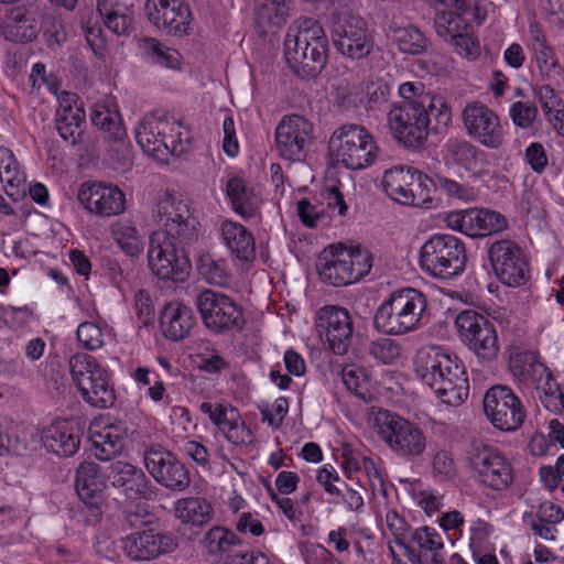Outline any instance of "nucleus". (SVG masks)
I'll use <instances>...</instances> for the list:
<instances>
[{"label":"nucleus","instance_id":"f257e3e1","mask_svg":"<svg viewBox=\"0 0 564 564\" xmlns=\"http://www.w3.org/2000/svg\"><path fill=\"white\" fill-rule=\"evenodd\" d=\"M402 101L388 113L389 127L394 138L409 149L422 148L432 130L442 132L452 121V112L442 96L424 90L422 83L406 82L400 85Z\"/></svg>","mask_w":564,"mask_h":564},{"label":"nucleus","instance_id":"f03ea898","mask_svg":"<svg viewBox=\"0 0 564 564\" xmlns=\"http://www.w3.org/2000/svg\"><path fill=\"white\" fill-rule=\"evenodd\" d=\"M414 367L416 375L444 404L458 406L468 398V377L457 356L440 346H424L416 352Z\"/></svg>","mask_w":564,"mask_h":564},{"label":"nucleus","instance_id":"7ed1b4c3","mask_svg":"<svg viewBox=\"0 0 564 564\" xmlns=\"http://www.w3.org/2000/svg\"><path fill=\"white\" fill-rule=\"evenodd\" d=\"M328 39L321 23L310 17L296 19L284 39V57L293 73L301 78H314L328 59Z\"/></svg>","mask_w":564,"mask_h":564},{"label":"nucleus","instance_id":"20e7f679","mask_svg":"<svg viewBox=\"0 0 564 564\" xmlns=\"http://www.w3.org/2000/svg\"><path fill=\"white\" fill-rule=\"evenodd\" d=\"M427 310L426 295L419 289L402 288L389 294L373 316L375 328L390 336L419 329Z\"/></svg>","mask_w":564,"mask_h":564},{"label":"nucleus","instance_id":"39448f33","mask_svg":"<svg viewBox=\"0 0 564 564\" xmlns=\"http://www.w3.org/2000/svg\"><path fill=\"white\" fill-rule=\"evenodd\" d=\"M373 265V256L360 245L333 243L323 249L316 263L321 280L335 288L364 279Z\"/></svg>","mask_w":564,"mask_h":564},{"label":"nucleus","instance_id":"423d86ee","mask_svg":"<svg viewBox=\"0 0 564 564\" xmlns=\"http://www.w3.org/2000/svg\"><path fill=\"white\" fill-rule=\"evenodd\" d=\"M375 433L398 457L414 460L420 458L427 446L424 431L415 423L399 414L380 409L373 414Z\"/></svg>","mask_w":564,"mask_h":564},{"label":"nucleus","instance_id":"0eeeda50","mask_svg":"<svg viewBox=\"0 0 564 564\" xmlns=\"http://www.w3.org/2000/svg\"><path fill=\"white\" fill-rule=\"evenodd\" d=\"M435 8L434 26L445 42L454 46L457 54L475 59L480 54L479 41L473 34V26L463 20L467 10L466 0H427Z\"/></svg>","mask_w":564,"mask_h":564},{"label":"nucleus","instance_id":"6e6552de","mask_svg":"<svg viewBox=\"0 0 564 564\" xmlns=\"http://www.w3.org/2000/svg\"><path fill=\"white\" fill-rule=\"evenodd\" d=\"M328 152L337 163L350 170H361L377 159L378 147L361 126L347 123L336 129L328 142Z\"/></svg>","mask_w":564,"mask_h":564},{"label":"nucleus","instance_id":"1a4fd4ad","mask_svg":"<svg viewBox=\"0 0 564 564\" xmlns=\"http://www.w3.org/2000/svg\"><path fill=\"white\" fill-rule=\"evenodd\" d=\"M330 33L335 48L351 59L367 57L373 50V36L364 18L346 7L330 15Z\"/></svg>","mask_w":564,"mask_h":564},{"label":"nucleus","instance_id":"9d476101","mask_svg":"<svg viewBox=\"0 0 564 564\" xmlns=\"http://www.w3.org/2000/svg\"><path fill=\"white\" fill-rule=\"evenodd\" d=\"M465 245L453 235H434L421 248V268L440 279L460 274L466 265Z\"/></svg>","mask_w":564,"mask_h":564},{"label":"nucleus","instance_id":"9b49d317","mask_svg":"<svg viewBox=\"0 0 564 564\" xmlns=\"http://www.w3.org/2000/svg\"><path fill=\"white\" fill-rule=\"evenodd\" d=\"M384 193L401 205L429 207L435 191L433 180L421 171L406 165H397L383 173Z\"/></svg>","mask_w":564,"mask_h":564},{"label":"nucleus","instance_id":"f8f14e48","mask_svg":"<svg viewBox=\"0 0 564 564\" xmlns=\"http://www.w3.org/2000/svg\"><path fill=\"white\" fill-rule=\"evenodd\" d=\"M195 305L204 326L214 334L240 332L245 327L242 306L223 292L204 289L197 294Z\"/></svg>","mask_w":564,"mask_h":564},{"label":"nucleus","instance_id":"ddd939ff","mask_svg":"<svg viewBox=\"0 0 564 564\" xmlns=\"http://www.w3.org/2000/svg\"><path fill=\"white\" fill-rule=\"evenodd\" d=\"M455 325L468 348L485 361H492L498 357L499 343L494 324L484 315L466 310L460 312Z\"/></svg>","mask_w":564,"mask_h":564},{"label":"nucleus","instance_id":"4468645a","mask_svg":"<svg viewBox=\"0 0 564 564\" xmlns=\"http://www.w3.org/2000/svg\"><path fill=\"white\" fill-rule=\"evenodd\" d=\"M148 263L151 272L162 280L183 281L191 263L183 247H175L163 234L149 239Z\"/></svg>","mask_w":564,"mask_h":564},{"label":"nucleus","instance_id":"2eb2a0df","mask_svg":"<svg viewBox=\"0 0 564 564\" xmlns=\"http://www.w3.org/2000/svg\"><path fill=\"white\" fill-rule=\"evenodd\" d=\"M484 411L490 423L503 432L520 429L527 417L525 409L518 395L503 384L487 390L484 397Z\"/></svg>","mask_w":564,"mask_h":564},{"label":"nucleus","instance_id":"dca6fc26","mask_svg":"<svg viewBox=\"0 0 564 564\" xmlns=\"http://www.w3.org/2000/svg\"><path fill=\"white\" fill-rule=\"evenodd\" d=\"M143 463L150 476L171 491H184L191 485V476L186 466L174 453L161 445H151L145 448Z\"/></svg>","mask_w":564,"mask_h":564},{"label":"nucleus","instance_id":"f3484780","mask_svg":"<svg viewBox=\"0 0 564 564\" xmlns=\"http://www.w3.org/2000/svg\"><path fill=\"white\" fill-rule=\"evenodd\" d=\"M488 256L496 275L503 284L520 286L529 280V263L513 240H496L489 246Z\"/></svg>","mask_w":564,"mask_h":564},{"label":"nucleus","instance_id":"a211bd4d","mask_svg":"<svg viewBox=\"0 0 564 564\" xmlns=\"http://www.w3.org/2000/svg\"><path fill=\"white\" fill-rule=\"evenodd\" d=\"M467 134L488 149H500L505 143V131L499 116L480 101L468 102L462 112Z\"/></svg>","mask_w":564,"mask_h":564},{"label":"nucleus","instance_id":"6ab92c4d","mask_svg":"<svg viewBox=\"0 0 564 564\" xmlns=\"http://www.w3.org/2000/svg\"><path fill=\"white\" fill-rule=\"evenodd\" d=\"M313 139V124L300 115L284 116L275 128L276 150L292 162L305 160Z\"/></svg>","mask_w":564,"mask_h":564},{"label":"nucleus","instance_id":"aec40b11","mask_svg":"<svg viewBox=\"0 0 564 564\" xmlns=\"http://www.w3.org/2000/svg\"><path fill=\"white\" fill-rule=\"evenodd\" d=\"M177 547L178 539L174 533L153 528L121 539V549L131 561H152L174 552Z\"/></svg>","mask_w":564,"mask_h":564},{"label":"nucleus","instance_id":"412c9836","mask_svg":"<svg viewBox=\"0 0 564 564\" xmlns=\"http://www.w3.org/2000/svg\"><path fill=\"white\" fill-rule=\"evenodd\" d=\"M448 228L471 238H482L508 228L507 218L499 212L486 208H471L452 212L446 215Z\"/></svg>","mask_w":564,"mask_h":564},{"label":"nucleus","instance_id":"4be33fe9","mask_svg":"<svg viewBox=\"0 0 564 564\" xmlns=\"http://www.w3.org/2000/svg\"><path fill=\"white\" fill-rule=\"evenodd\" d=\"M144 12L155 28L171 35H187L193 20L185 0H145Z\"/></svg>","mask_w":564,"mask_h":564},{"label":"nucleus","instance_id":"5701e85b","mask_svg":"<svg viewBox=\"0 0 564 564\" xmlns=\"http://www.w3.org/2000/svg\"><path fill=\"white\" fill-rule=\"evenodd\" d=\"M77 198L84 209L99 217L116 216L126 208L123 192L118 186L104 182L83 183Z\"/></svg>","mask_w":564,"mask_h":564},{"label":"nucleus","instance_id":"b1692460","mask_svg":"<svg viewBox=\"0 0 564 564\" xmlns=\"http://www.w3.org/2000/svg\"><path fill=\"white\" fill-rule=\"evenodd\" d=\"M478 480L494 490H505L513 482V469L508 459L492 447L477 449L469 457Z\"/></svg>","mask_w":564,"mask_h":564},{"label":"nucleus","instance_id":"393cba45","mask_svg":"<svg viewBox=\"0 0 564 564\" xmlns=\"http://www.w3.org/2000/svg\"><path fill=\"white\" fill-rule=\"evenodd\" d=\"M317 327L325 333L329 349L339 356L345 355L354 337L352 318L348 310L326 305L318 311Z\"/></svg>","mask_w":564,"mask_h":564},{"label":"nucleus","instance_id":"a878e982","mask_svg":"<svg viewBox=\"0 0 564 564\" xmlns=\"http://www.w3.org/2000/svg\"><path fill=\"white\" fill-rule=\"evenodd\" d=\"M172 130L170 122L154 115H147L135 129V139L144 153L161 158L175 151L174 137L167 131Z\"/></svg>","mask_w":564,"mask_h":564},{"label":"nucleus","instance_id":"bb28decb","mask_svg":"<svg viewBox=\"0 0 564 564\" xmlns=\"http://www.w3.org/2000/svg\"><path fill=\"white\" fill-rule=\"evenodd\" d=\"M90 119L97 128L106 133L105 138L116 145L112 151L121 155L118 165L120 167L130 165L129 143L126 141L127 133L118 111L111 110L106 104L98 101L91 109Z\"/></svg>","mask_w":564,"mask_h":564},{"label":"nucleus","instance_id":"cd10ccee","mask_svg":"<svg viewBox=\"0 0 564 564\" xmlns=\"http://www.w3.org/2000/svg\"><path fill=\"white\" fill-rule=\"evenodd\" d=\"M44 447L61 457H70L80 446L82 431L77 423L56 420L44 427L41 433Z\"/></svg>","mask_w":564,"mask_h":564},{"label":"nucleus","instance_id":"c85d7f7f","mask_svg":"<svg viewBox=\"0 0 564 564\" xmlns=\"http://www.w3.org/2000/svg\"><path fill=\"white\" fill-rule=\"evenodd\" d=\"M107 480L112 487L121 489L130 499L147 498L150 489V480L144 471L123 460H116L110 464L106 474Z\"/></svg>","mask_w":564,"mask_h":564},{"label":"nucleus","instance_id":"c756f323","mask_svg":"<svg viewBox=\"0 0 564 564\" xmlns=\"http://www.w3.org/2000/svg\"><path fill=\"white\" fill-rule=\"evenodd\" d=\"M127 435L128 427L121 421L104 426L95 425L90 427V451L97 459L110 460L124 448Z\"/></svg>","mask_w":564,"mask_h":564},{"label":"nucleus","instance_id":"7c9ffc66","mask_svg":"<svg viewBox=\"0 0 564 564\" xmlns=\"http://www.w3.org/2000/svg\"><path fill=\"white\" fill-rule=\"evenodd\" d=\"M85 110L76 94L63 93L59 107L56 110V129L65 141L76 144L82 135V126L85 123Z\"/></svg>","mask_w":564,"mask_h":564},{"label":"nucleus","instance_id":"2f4dec72","mask_svg":"<svg viewBox=\"0 0 564 564\" xmlns=\"http://www.w3.org/2000/svg\"><path fill=\"white\" fill-rule=\"evenodd\" d=\"M160 325L166 338L173 341L183 340L189 336L195 325L193 310L182 302H170L162 310Z\"/></svg>","mask_w":564,"mask_h":564},{"label":"nucleus","instance_id":"473e14b6","mask_svg":"<svg viewBox=\"0 0 564 564\" xmlns=\"http://www.w3.org/2000/svg\"><path fill=\"white\" fill-rule=\"evenodd\" d=\"M220 236L230 253L240 261L251 262L256 258V240L243 225L225 220L220 226Z\"/></svg>","mask_w":564,"mask_h":564},{"label":"nucleus","instance_id":"72a5a7b5","mask_svg":"<svg viewBox=\"0 0 564 564\" xmlns=\"http://www.w3.org/2000/svg\"><path fill=\"white\" fill-rule=\"evenodd\" d=\"M445 149L452 163L468 172L479 173L489 165L487 153L467 140L449 139Z\"/></svg>","mask_w":564,"mask_h":564},{"label":"nucleus","instance_id":"f704fd0d","mask_svg":"<svg viewBox=\"0 0 564 564\" xmlns=\"http://www.w3.org/2000/svg\"><path fill=\"white\" fill-rule=\"evenodd\" d=\"M78 391L84 401L99 409L112 406L116 400L115 389L104 368L95 369Z\"/></svg>","mask_w":564,"mask_h":564},{"label":"nucleus","instance_id":"c9c22d12","mask_svg":"<svg viewBox=\"0 0 564 564\" xmlns=\"http://www.w3.org/2000/svg\"><path fill=\"white\" fill-rule=\"evenodd\" d=\"M509 369L520 382L536 387L550 369L530 352L517 354L510 358Z\"/></svg>","mask_w":564,"mask_h":564},{"label":"nucleus","instance_id":"e433bc0d","mask_svg":"<svg viewBox=\"0 0 564 564\" xmlns=\"http://www.w3.org/2000/svg\"><path fill=\"white\" fill-rule=\"evenodd\" d=\"M214 424L224 434L226 440L234 445H242L250 442L251 431L241 421L240 414L236 408L225 405L219 409V419Z\"/></svg>","mask_w":564,"mask_h":564},{"label":"nucleus","instance_id":"4c0bfd02","mask_svg":"<svg viewBox=\"0 0 564 564\" xmlns=\"http://www.w3.org/2000/svg\"><path fill=\"white\" fill-rule=\"evenodd\" d=\"M75 487L80 499L104 496L105 476L94 462H83L76 473Z\"/></svg>","mask_w":564,"mask_h":564},{"label":"nucleus","instance_id":"58836bf2","mask_svg":"<svg viewBox=\"0 0 564 564\" xmlns=\"http://www.w3.org/2000/svg\"><path fill=\"white\" fill-rule=\"evenodd\" d=\"M226 195L228 196L234 210L245 218H250L256 214L258 199L253 188L240 177H231L226 185Z\"/></svg>","mask_w":564,"mask_h":564},{"label":"nucleus","instance_id":"ea45409f","mask_svg":"<svg viewBox=\"0 0 564 564\" xmlns=\"http://www.w3.org/2000/svg\"><path fill=\"white\" fill-rule=\"evenodd\" d=\"M241 543L242 541L237 534L220 525L209 529L202 540L206 553L210 556H220L221 560L229 553H234Z\"/></svg>","mask_w":564,"mask_h":564},{"label":"nucleus","instance_id":"a19ab883","mask_svg":"<svg viewBox=\"0 0 564 564\" xmlns=\"http://www.w3.org/2000/svg\"><path fill=\"white\" fill-rule=\"evenodd\" d=\"M176 517L184 523L203 525L213 518V507L200 497H187L175 502Z\"/></svg>","mask_w":564,"mask_h":564},{"label":"nucleus","instance_id":"79ce46f5","mask_svg":"<svg viewBox=\"0 0 564 564\" xmlns=\"http://www.w3.org/2000/svg\"><path fill=\"white\" fill-rule=\"evenodd\" d=\"M197 219L188 212L187 217L167 223L163 230L155 231L154 234H163L175 247H183L185 249L186 245L197 238Z\"/></svg>","mask_w":564,"mask_h":564},{"label":"nucleus","instance_id":"37998d69","mask_svg":"<svg viewBox=\"0 0 564 564\" xmlns=\"http://www.w3.org/2000/svg\"><path fill=\"white\" fill-rule=\"evenodd\" d=\"M390 34L399 50L406 54H421L426 48L424 34L414 25L390 28Z\"/></svg>","mask_w":564,"mask_h":564},{"label":"nucleus","instance_id":"c03bdc74","mask_svg":"<svg viewBox=\"0 0 564 564\" xmlns=\"http://www.w3.org/2000/svg\"><path fill=\"white\" fill-rule=\"evenodd\" d=\"M111 0H97V11L104 19V24L113 34L128 35L132 29V18L113 8Z\"/></svg>","mask_w":564,"mask_h":564},{"label":"nucleus","instance_id":"a18cd8bd","mask_svg":"<svg viewBox=\"0 0 564 564\" xmlns=\"http://www.w3.org/2000/svg\"><path fill=\"white\" fill-rule=\"evenodd\" d=\"M39 31L40 26L34 18L18 12L4 29V36L13 42H31L36 39Z\"/></svg>","mask_w":564,"mask_h":564},{"label":"nucleus","instance_id":"49530a36","mask_svg":"<svg viewBox=\"0 0 564 564\" xmlns=\"http://www.w3.org/2000/svg\"><path fill=\"white\" fill-rule=\"evenodd\" d=\"M111 228L116 241L128 256H140L143 249V242L139 231L130 221H116Z\"/></svg>","mask_w":564,"mask_h":564},{"label":"nucleus","instance_id":"de8ad7c7","mask_svg":"<svg viewBox=\"0 0 564 564\" xmlns=\"http://www.w3.org/2000/svg\"><path fill=\"white\" fill-rule=\"evenodd\" d=\"M257 23L264 32L281 26L288 17V7L284 0H267L257 10Z\"/></svg>","mask_w":564,"mask_h":564},{"label":"nucleus","instance_id":"09e8293b","mask_svg":"<svg viewBox=\"0 0 564 564\" xmlns=\"http://www.w3.org/2000/svg\"><path fill=\"white\" fill-rule=\"evenodd\" d=\"M142 53L152 59L153 63L175 68L180 63V54L174 48L165 46L163 43L153 37H144L140 41Z\"/></svg>","mask_w":564,"mask_h":564},{"label":"nucleus","instance_id":"8fccbe9b","mask_svg":"<svg viewBox=\"0 0 564 564\" xmlns=\"http://www.w3.org/2000/svg\"><path fill=\"white\" fill-rule=\"evenodd\" d=\"M539 70L552 84H560L564 79V72L560 66L553 50L547 46L534 51Z\"/></svg>","mask_w":564,"mask_h":564},{"label":"nucleus","instance_id":"3c124183","mask_svg":"<svg viewBox=\"0 0 564 564\" xmlns=\"http://www.w3.org/2000/svg\"><path fill=\"white\" fill-rule=\"evenodd\" d=\"M69 370L72 379L79 390L87 381V377L101 367L96 362V359L85 352H78L69 358Z\"/></svg>","mask_w":564,"mask_h":564},{"label":"nucleus","instance_id":"603ef678","mask_svg":"<svg viewBox=\"0 0 564 564\" xmlns=\"http://www.w3.org/2000/svg\"><path fill=\"white\" fill-rule=\"evenodd\" d=\"M386 89V86L375 83H369L364 87V84L358 82L352 84L351 89L344 94L343 98L348 99V102L354 105L373 102L384 97Z\"/></svg>","mask_w":564,"mask_h":564},{"label":"nucleus","instance_id":"864d4df0","mask_svg":"<svg viewBox=\"0 0 564 564\" xmlns=\"http://www.w3.org/2000/svg\"><path fill=\"white\" fill-rule=\"evenodd\" d=\"M160 221L164 228L167 223L180 220L187 217L189 208L178 197L173 194H166L158 204Z\"/></svg>","mask_w":564,"mask_h":564},{"label":"nucleus","instance_id":"5fc2aeb1","mask_svg":"<svg viewBox=\"0 0 564 564\" xmlns=\"http://www.w3.org/2000/svg\"><path fill=\"white\" fill-rule=\"evenodd\" d=\"M410 541L416 543L421 550L431 552L432 555L444 546L440 533L429 527H421L411 532Z\"/></svg>","mask_w":564,"mask_h":564},{"label":"nucleus","instance_id":"6e6d98bb","mask_svg":"<svg viewBox=\"0 0 564 564\" xmlns=\"http://www.w3.org/2000/svg\"><path fill=\"white\" fill-rule=\"evenodd\" d=\"M386 522L389 531L393 535L394 542L406 552H412V547L408 541L410 527L398 512L390 511L386 516Z\"/></svg>","mask_w":564,"mask_h":564},{"label":"nucleus","instance_id":"4d7b16f0","mask_svg":"<svg viewBox=\"0 0 564 564\" xmlns=\"http://www.w3.org/2000/svg\"><path fill=\"white\" fill-rule=\"evenodd\" d=\"M433 183L435 185V189L440 188L451 197L462 200H473L476 197V193L473 187L460 184L448 177L436 175Z\"/></svg>","mask_w":564,"mask_h":564},{"label":"nucleus","instance_id":"13d9d810","mask_svg":"<svg viewBox=\"0 0 564 564\" xmlns=\"http://www.w3.org/2000/svg\"><path fill=\"white\" fill-rule=\"evenodd\" d=\"M538 108L528 101H516L511 105L509 115L512 122L522 129L530 128L538 117Z\"/></svg>","mask_w":564,"mask_h":564},{"label":"nucleus","instance_id":"bf43d9fd","mask_svg":"<svg viewBox=\"0 0 564 564\" xmlns=\"http://www.w3.org/2000/svg\"><path fill=\"white\" fill-rule=\"evenodd\" d=\"M369 352L376 359L389 365L400 357L401 347L390 338H381L370 344Z\"/></svg>","mask_w":564,"mask_h":564},{"label":"nucleus","instance_id":"052dcab7","mask_svg":"<svg viewBox=\"0 0 564 564\" xmlns=\"http://www.w3.org/2000/svg\"><path fill=\"white\" fill-rule=\"evenodd\" d=\"M77 339L88 350H95L104 345L101 328L91 322H84L77 328Z\"/></svg>","mask_w":564,"mask_h":564},{"label":"nucleus","instance_id":"680f3d73","mask_svg":"<svg viewBox=\"0 0 564 564\" xmlns=\"http://www.w3.org/2000/svg\"><path fill=\"white\" fill-rule=\"evenodd\" d=\"M258 409L261 413L262 422L268 423L273 429H279L288 414L289 401L286 398L281 397L274 401L272 409L265 404L259 405Z\"/></svg>","mask_w":564,"mask_h":564},{"label":"nucleus","instance_id":"e2e57ef3","mask_svg":"<svg viewBox=\"0 0 564 564\" xmlns=\"http://www.w3.org/2000/svg\"><path fill=\"white\" fill-rule=\"evenodd\" d=\"M341 378L347 389L357 395H361L368 376L366 370L355 365H347L341 370Z\"/></svg>","mask_w":564,"mask_h":564},{"label":"nucleus","instance_id":"0e129e2a","mask_svg":"<svg viewBox=\"0 0 564 564\" xmlns=\"http://www.w3.org/2000/svg\"><path fill=\"white\" fill-rule=\"evenodd\" d=\"M316 481L324 488V490L330 496H339L344 481L340 479L338 473L332 465H325L317 470Z\"/></svg>","mask_w":564,"mask_h":564},{"label":"nucleus","instance_id":"69168bd1","mask_svg":"<svg viewBox=\"0 0 564 564\" xmlns=\"http://www.w3.org/2000/svg\"><path fill=\"white\" fill-rule=\"evenodd\" d=\"M199 270L212 283L221 284L227 278L225 262L216 261L208 254L199 259Z\"/></svg>","mask_w":564,"mask_h":564},{"label":"nucleus","instance_id":"338daca9","mask_svg":"<svg viewBox=\"0 0 564 564\" xmlns=\"http://www.w3.org/2000/svg\"><path fill=\"white\" fill-rule=\"evenodd\" d=\"M134 310L140 324L148 325L154 317V306L148 291L140 289L134 294Z\"/></svg>","mask_w":564,"mask_h":564},{"label":"nucleus","instance_id":"774afa93","mask_svg":"<svg viewBox=\"0 0 564 564\" xmlns=\"http://www.w3.org/2000/svg\"><path fill=\"white\" fill-rule=\"evenodd\" d=\"M223 564H270L267 555L259 551H235L223 558Z\"/></svg>","mask_w":564,"mask_h":564}]
</instances>
